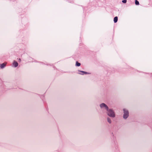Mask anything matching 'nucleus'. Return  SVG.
I'll list each match as a JSON object with an SVG mask.
<instances>
[{
    "mask_svg": "<svg viewBox=\"0 0 152 152\" xmlns=\"http://www.w3.org/2000/svg\"><path fill=\"white\" fill-rule=\"evenodd\" d=\"M106 110L108 116L112 118H114L115 117V112L113 109H109L108 107V110Z\"/></svg>",
    "mask_w": 152,
    "mask_h": 152,
    "instance_id": "f257e3e1",
    "label": "nucleus"
},
{
    "mask_svg": "<svg viewBox=\"0 0 152 152\" xmlns=\"http://www.w3.org/2000/svg\"><path fill=\"white\" fill-rule=\"evenodd\" d=\"M124 115L123 118L126 119L129 116V112L128 110L126 109H123Z\"/></svg>",
    "mask_w": 152,
    "mask_h": 152,
    "instance_id": "f03ea898",
    "label": "nucleus"
},
{
    "mask_svg": "<svg viewBox=\"0 0 152 152\" xmlns=\"http://www.w3.org/2000/svg\"><path fill=\"white\" fill-rule=\"evenodd\" d=\"M100 107L101 108L104 107L106 110H107L109 107L108 106L104 103H102L100 104Z\"/></svg>",
    "mask_w": 152,
    "mask_h": 152,
    "instance_id": "7ed1b4c3",
    "label": "nucleus"
},
{
    "mask_svg": "<svg viewBox=\"0 0 152 152\" xmlns=\"http://www.w3.org/2000/svg\"><path fill=\"white\" fill-rule=\"evenodd\" d=\"M13 65L14 67H16L18 66V63L17 62L14 61L13 63Z\"/></svg>",
    "mask_w": 152,
    "mask_h": 152,
    "instance_id": "20e7f679",
    "label": "nucleus"
},
{
    "mask_svg": "<svg viewBox=\"0 0 152 152\" xmlns=\"http://www.w3.org/2000/svg\"><path fill=\"white\" fill-rule=\"evenodd\" d=\"M6 63H4L1 64L0 65V67L1 68H3L6 66Z\"/></svg>",
    "mask_w": 152,
    "mask_h": 152,
    "instance_id": "39448f33",
    "label": "nucleus"
},
{
    "mask_svg": "<svg viewBox=\"0 0 152 152\" xmlns=\"http://www.w3.org/2000/svg\"><path fill=\"white\" fill-rule=\"evenodd\" d=\"M118 17H117V16L115 17L114 18V22L115 23H116L117 22V21H118Z\"/></svg>",
    "mask_w": 152,
    "mask_h": 152,
    "instance_id": "423d86ee",
    "label": "nucleus"
},
{
    "mask_svg": "<svg viewBox=\"0 0 152 152\" xmlns=\"http://www.w3.org/2000/svg\"><path fill=\"white\" fill-rule=\"evenodd\" d=\"M107 121L108 123L110 124H111V121L110 118L108 117L107 118Z\"/></svg>",
    "mask_w": 152,
    "mask_h": 152,
    "instance_id": "0eeeda50",
    "label": "nucleus"
},
{
    "mask_svg": "<svg viewBox=\"0 0 152 152\" xmlns=\"http://www.w3.org/2000/svg\"><path fill=\"white\" fill-rule=\"evenodd\" d=\"M76 65L77 66H79L80 65V64L78 63L77 61H76Z\"/></svg>",
    "mask_w": 152,
    "mask_h": 152,
    "instance_id": "6e6552de",
    "label": "nucleus"
},
{
    "mask_svg": "<svg viewBox=\"0 0 152 152\" xmlns=\"http://www.w3.org/2000/svg\"><path fill=\"white\" fill-rule=\"evenodd\" d=\"M135 4L136 5H138L139 4V1L137 0H135Z\"/></svg>",
    "mask_w": 152,
    "mask_h": 152,
    "instance_id": "1a4fd4ad",
    "label": "nucleus"
},
{
    "mask_svg": "<svg viewBox=\"0 0 152 152\" xmlns=\"http://www.w3.org/2000/svg\"><path fill=\"white\" fill-rule=\"evenodd\" d=\"M40 97L43 100V101L44 102L43 99L44 98V96L43 95H41L40 96Z\"/></svg>",
    "mask_w": 152,
    "mask_h": 152,
    "instance_id": "9d476101",
    "label": "nucleus"
},
{
    "mask_svg": "<svg viewBox=\"0 0 152 152\" xmlns=\"http://www.w3.org/2000/svg\"><path fill=\"white\" fill-rule=\"evenodd\" d=\"M81 72H82L83 73V74H82V75H83L84 74H86L87 73V72H86L83 71H80Z\"/></svg>",
    "mask_w": 152,
    "mask_h": 152,
    "instance_id": "9b49d317",
    "label": "nucleus"
},
{
    "mask_svg": "<svg viewBox=\"0 0 152 152\" xmlns=\"http://www.w3.org/2000/svg\"><path fill=\"white\" fill-rule=\"evenodd\" d=\"M127 0H123L122 1V2L124 3H126Z\"/></svg>",
    "mask_w": 152,
    "mask_h": 152,
    "instance_id": "f8f14e48",
    "label": "nucleus"
},
{
    "mask_svg": "<svg viewBox=\"0 0 152 152\" xmlns=\"http://www.w3.org/2000/svg\"><path fill=\"white\" fill-rule=\"evenodd\" d=\"M115 148L116 149H117V146L116 145V143H115Z\"/></svg>",
    "mask_w": 152,
    "mask_h": 152,
    "instance_id": "ddd939ff",
    "label": "nucleus"
},
{
    "mask_svg": "<svg viewBox=\"0 0 152 152\" xmlns=\"http://www.w3.org/2000/svg\"><path fill=\"white\" fill-rule=\"evenodd\" d=\"M18 60H19V61H21V59L20 58H19L18 59Z\"/></svg>",
    "mask_w": 152,
    "mask_h": 152,
    "instance_id": "4468645a",
    "label": "nucleus"
},
{
    "mask_svg": "<svg viewBox=\"0 0 152 152\" xmlns=\"http://www.w3.org/2000/svg\"><path fill=\"white\" fill-rule=\"evenodd\" d=\"M0 145H1V146H3V145H1V143H0Z\"/></svg>",
    "mask_w": 152,
    "mask_h": 152,
    "instance_id": "2eb2a0df",
    "label": "nucleus"
}]
</instances>
